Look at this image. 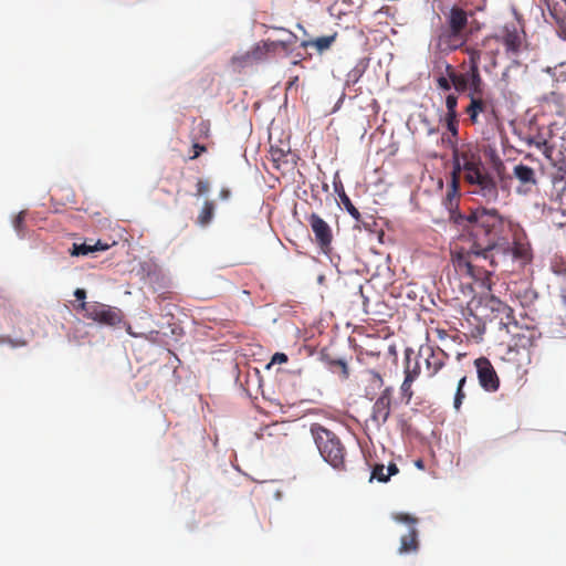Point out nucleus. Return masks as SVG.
<instances>
[{
    "label": "nucleus",
    "instance_id": "obj_1",
    "mask_svg": "<svg viewBox=\"0 0 566 566\" xmlns=\"http://www.w3.org/2000/svg\"><path fill=\"white\" fill-rule=\"evenodd\" d=\"M471 223L468 235L460 239L451 250L455 271L481 286H490V275L496 270L513 272L532 260L530 243L507 233L511 223L496 209H476L468 217Z\"/></svg>",
    "mask_w": 566,
    "mask_h": 566
},
{
    "label": "nucleus",
    "instance_id": "obj_2",
    "mask_svg": "<svg viewBox=\"0 0 566 566\" xmlns=\"http://www.w3.org/2000/svg\"><path fill=\"white\" fill-rule=\"evenodd\" d=\"M452 159V172L455 176H462L471 195L481 198L485 203H493L499 199L497 182L484 165L478 146L472 144L453 145Z\"/></svg>",
    "mask_w": 566,
    "mask_h": 566
},
{
    "label": "nucleus",
    "instance_id": "obj_3",
    "mask_svg": "<svg viewBox=\"0 0 566 566\" xmlns=\"http://www.w3.org/2000/svg\"><path fill=\"white\" fill-rule=\"evenodd\" d=\"M446 357L447 355L442 349H434L429 345L420 347L417 355H413L412 352L407 350L405 379L400 389H409L412 381L420 374L421 363L426 365L427 376L432 377L444 365Z\"/></svg>",
    "mask_w": 566,
    "mask_h": 566
},
{
    "label": "nucleus",
    "instance_id": "obj_4",
    "mask_svg": "<svg viewBox=\"0 0 566 566\" xmlns=\"http://www.w3.org/2000/svg\"><path fill=\"white\" fill-rule=\"evenodd\" d=\"M528 144L542 150L560 179L566 177V130L560 132L551 126L547 137L538 135L530 139Z\"/></svg>",
    "mask_w": 566,
    "mask_h": 566
},
{
    "label": "nucleus",
    "instance_id": "obj_5",
    "mask_svg": "<svg viewBox=\"0 0 566 566\" xmlns=\"http://www.w3.org/2000/svg\"><path fill=\"white\" fill-rule=\"evenodd\" d=\"M379 359L380 355L375 353H365L357 356L358 368L355 369L354 380L358 387L375 389L385 386V389L391 388V385L387 381L391 375L382 370L380 365L371 366L373 361Z\"/></svg>",
    "mask_w": 566,
    "mask_h": 566
},
{
    "label": "nucleus",
    "instance_id": "obj_6",
    "mask_svg": "<svg viewBox=\"0 0 566 566\" xmlns=\"http://www.w3.org/2000/svg\"><path fill=\"white\" fill-rule=\"evenodd\" d=\"M311 433L322 458L333 468L344 469L345 448L339 438L318 423L312 424Z\"/></svg>",
    "mask_w": 566,
    "mask_h": 566
},
{
    "label": "nucleus",
    "instance_id": "obj_7",
    "mask_svg": "<svg viewBox=\"0 0 566 566\" xmlns=\"http://www.w3.org/2000/svg\"><path fill=\"white\" fill-rule=\"evenodd\" d=\"M514 20L506 22L496 33L507 55L517 56L526 45L525 22L515 8Z\"/></svg>",
    "mask_w": 566,
    "mask_h": 566
},
{
    "label": "nucleus",
    "instance_id": "obj_8",
    "mask_svg": "<svg viewBox=\"0 0 566 566\" xmlns=\"http://www.w3.org/2000/svg\"><path fill=\"white\" fill-rule=\"evenodd\" d=\"M484 84H472V93H469L470 104L465 108V113L472 124L479 123V116L483 115L484 119L489 123H493L497 119L495 106L493 101L483 97Z\"/></svg>",
    "mask_w": 566,
    "mask_h": 566
},
{
    "label": "nucleus",
    "instance_id": "obj_9",
    "mask_svg": "<svg viewBox=\"0 0 566 566\" xmlns=\"http://www.w3.org/2000/svg\"><path fill=\"white\" fill-rule=\"evenodd\" d=\"M256 438L263 442V447L270 452L283 451L290 444L285 422H273L261 428L256 432Z\"/></svg>",
    "mask_w": 566,
    "mask_h": 566
},
{
    "label": "nucleus",
    "instance_id": "obj_10",
    "mask_svg": "<svg viewBox=\"0 0 566 566\" xmlns=\"http://www.w3.org/2000/svg\"><path fill=\"white\" fill-rule=\"evenodd\" d=\"M77 310L83 311L85 317L109 326L120 324L124 317L123 312L119 308L98 302L80 303Z\"/></svg>",
    "mask_w": 566,
    "mask_h": 566
},
{
    "label": "nucleus",
    "instance_id": "obj_11",
    "mask_svg": "<svg viewBox=\"0 0 566 566\" xmlns=\"http://www.w3.org/2000/svg\"><path fill=\"white\" fill-rule=\"evenodd\" d=\"M253 406L262 413L275 415L284 412V403L281 397V391H247Z\"/></svg>",
    "mask_w": 566,
    "mask_h": 566
},
{
    "label": "nucleus",
    "instance_id": "obj_12",
    "mask_svg": "<svg viewBox=\"0 0 566 566\" xmlns=\"http://www.w3.org/2000/svg\"><path fill=\"white\" fill-rule=\"evenodd\" d=\"M394 520L396 522L405 523L410 526L408 534L401 536L400 538V546L398 548V553L401 555L417 553L419 549V533L415 525L418 523V518L407 513H396L394 514Z\"/></svg>",
    "mask_w": 566,
    "mask_h": 566
},
{
    "label": "nucleus",
    "instance_id": "obj_13",
    "mask_svg": "<svg viewBox=\"0 0 566 566\" xmlns=\"http://www.w3.org/2000/svg\"><path fill=\"white\" fill-rule=\"evenodd\" d=\"M307 222L315 235V241L322 251L327 252L331 249L333 233L328 223L318 214L312 213Z\"/></svg>",
    "mask_w": 566,
    "mask_h": 566
},
{
    "label": "nucleus",
    "instance_id": "obj_14",
    "mask_svg": "<svg viewBox=\"0 0 566 566\" xmlns=\"http://www.w3.org/2000/svg\"><path fill=\"white\" fill-rule=\"evenodd\" d=\"M479 384L483 389H499L500 378L491 361L480 357L474 361Z\"/></svg>",
    "mask_w": 566,
    "mask_h": 566
},
{
    "label": "nucleus",
    "instance_id": "obj_15",
    "mask_svg": "<svg viewBox=\"0 0 566 566\" xmlns=\"http://www.w3.org/2000/svg\"><path fill=\"white\" fill-rule=\"evenodd\" d=\"M281 42L263 41L253 46L250 51L245 52L240 56H234L233 62L240 66H245L256 61L263 60L269 52L275 51Z\"/></svg>",
    "mask_w": 566,
    "mask_h": 566
},
{
    "label": "nucleus",
    "instance_id": "obj_16",
    "mask_svg": "<svg viewBox=\"0 0 566 566\" xmlns=\"http://www.w3.org/2000/svg\"><path fill=\"white\" fill-rule=\"evenodd\" d=\"M512 176L518 181V193H528L537 185L535 170L523 163H518L513 167Z\"/></svg>",
    "mask_w": 566,
    "mask_h": 566
},
{
    "label": "nucleus",
    "instance_id": "obj_17",
    "mask_svg": "<svg viewBox=\"0 0 566 566\" xmlns=\"http://www.w3.org/2000/svg\"><path fill=\"white\" fill-rule=\"evenodd\" d=\"M447 29L453 30V32L464 33L468 27V12L458 6H453L449 13L446 15Z\"/></svg>",
    "mask_w": 566,
    "mask_h": 566
},
{
    "label": "nucleus",
    "instance_id": "obj_18",
    "mask_svg": "<svg viewBox=\"0 0 566 566\" xmlns=\"http://www.w3.org/2000/svg\"><path fill=\"white\" fill-rule=\"evenodd\" d=\"M467 38L462 32H453V30L446 29L439 35V46L442 50L454 51L460 49L465 43Z\"/></svg>",
    "mask_w": 566,
    "mask_h": 566
},
{
    "label": "nucleus",
    "instance_id": "obj_19",
    "mask_svg": "<svg viewBox=\"0 0 566 566\" xmlns=\"http://www.w3.org/2000/svg\"><path fill=\"white\" fill-rule=\"evenodd\" d=\"M446 73L447 76H449V78L451 80L452 85L454 86L457 92L462 93L469 90V93H472L470 71H467L465 73H458L454 71L451 64H447Z\"/></svg>",
    "mask_w": 566,
    "mask_h": 566
},
{
    "label": "nucleus",
    "instance_id": "obj_20",
    "mask_svg": "<svg viewBox=\"0 0 566 566\" xmlns=\"http://www.w3.org/2000/svg\"><path fill=\"white\" fill-rule=\"evenodd\" d=\"M451 184L447 190V193L443 198V206L450 212L451 217L458 211L460 192H459V176L455 174H451Z\"/></svg>",
    "mask_w": 566,
    "mask_h": 566
},
{
    "label": "nucleus",
    "instance_id": "obj_21",
    "mask_svg": "<svg viewBox=\"0 0 566 566\" xmlns=\"http://www.w3.org/2000/svg\"><path fill=\"white\" fill-rule=\"evenodd\" d=\"M464 52L469 55L470 66L468 71H470L471 82L478 86L483 82L479 69V62L483 55L482 49L468 46L464 49Z\"/></svg>",
    "mask_w": 566,
    "mask_h": 566
},
{
    "label": "nucleus",
    "instance_id": "obj_22",
    "mask_svg": "<svg viewBox=\"0 0 566 566\" xmlns=\"http://www.w3.org/2000/svg\"><path fill=\"white\" fill-rule=\"evenodd\" d=\"M391 399L389 391H384L382 395L377 398L373 407V419L378 423H385L390 415Z\"/></svg>",
    "mask_w": 566,
    "mask_h": 566
},
{
    "label": "nucleus",
    "instance_id": "obj_23",
    "mask_svg": "<svg viewBox=\"0 0 566 566\" xmlns=\"http://www.w3.org/2000/svg\"><path fill=\"white\" fill-rule=\"evenodd\" d=\"M500 44L501 41L497 36V34L485 36L481 42V48L483 54L490 56V59L493 61V64L495 65V57L500 52Z\"/></svg>",
    "mask_w": 566,
    "mask_h": 566
},
{
    "label": "nucleus",
    "instance_id": "obj_24",
    "mask_svg": "<svg viewBox=\"0 0 566 566\" xmlns=\"http://www.w3.org/2000/svg\"><path fill=\"white\" fill-rule=\"evenodd\" d=\"M495 310L501 315L500 325L503 328H505L507 333H510L511 332L510 327L512 325H514V326L517 325L515 317H514L513 310L509 305L501 303V302H499L497 307Z\"/></svg>",
    "mask_w": 566,
    "mask_h": 566
},
{
    "label": "nucleus",
    "instance_id": "obj_25",
    "mask_svg": "<svg viewBox=\"0 0 566 566\" xmlns=\"http://www.w3.org/2000/svg\"><path fill=\"white\" fill-rule=\"evenodd\" d=\"M543 107L551 112H553L554 108V112L559 116L565 115V107L562 103V97L554 92L543 98Z\"/></svg>",
    "mask_w": 566,
    "mask_h": 566
},
{
    "label": "nucleus",
    "instance_id": "obj_26",
    "mask_svg": "<svg viewBox=\"0 0 566 566\" xmlns=\"http://www.w3.org/2000/svg\"><path fill=\"white\" fill-rule=\"evenodd\" d=\"M328 369L342 380H347L350 376V369L344 359H329Z\"/></svg>",
    "mask_w": 566,
    "mask_h": 566
},
{
    "label": "nucleus",
    "instance_id": "obj_27",
    "mask_svg": "<svg viewBox=\"0 0 566 566\" xmlns=\"http://www.w3.org/2000/svg\"><path fill=\"white\" fill-rule=\"evenodd\" d=\"M335 190L338 192L340 202L344 205V207L347 210V212L355 220H359L360 219V213H359L358 209L353 205V202L349 199V197L346 195V192H345V190L343 188V185L340 184L339 188H338V186L335 184Z\"/></svg>",
    "mask_w": 566,
    "mask_h": 566
},
{
    "label": "nucleus",
    "instance_id": "obj_28",
    "mask_svg": "<svg viewBox=\"0 0 566 566\" xmlns=\"http://www.w3.org/2000/svg\"><path fill=\"white\" fill-rule=\"evenodd\" d=\"M336 34L325 35L316 38L315 40L306 41L303 43L304 46H315L318 52H323L331 48V45L335 42Z\"/></svg>",
    "mask_w": 566,
    "mask_h": 566
},
{
    "label": "nucleus",
    "instance_id": "obj_29",
    "mask_svg": "<svg viewBox=\"0 0 566 566\" xmlns=\"http://www.w3.org/2000/svg\"><path fill=\"white\" fill-rule=\"evenodd\" d=\"M213 214H214L213 202L209 201V200L205 201L203 207L197 218L198 224L201 227L208 226L211 222Z\"/></svg>",
    "mask_w": 566,
    "mask_h": 566
},
{
    "label": "nucleus",
    "instance_id": "obj_30",
    "mask_svg": "<svg viewBox=\"0 0 566 566\" xmlns=\"http://www.w3.org/2000/svg\"><path fill=\"white\" fill-rule=\"evenodd\" d=\"M545 72L551 75V77L559 83V82H566V61L560 62L557 65L551 67H546Z\"/></svg>",
    "mask_w": 566,
    "mask_h": 566
},
{
    "label": "nucleus",
    "instance_id": "obj_31",
    "mask_svg": "<svg viewBox=\"0 0 566 566\" xmlns=\"http://www.w3.org/2000/svg\"><path fill=\"white\" fill-rule=\"evenodd\" d=\"M555 202L557 203L556 210H560L563 216L566 217V181L562 186V188L557 191ZM566 224V220L564 222H558V226Z\"/></svg>",
    "mask_w": 566,
    "mask_h": 566
},
{
    "label": "nucleus",
    "instance_id": "obj_32",
    "mask_svg": "<svg viewBox=\"0 0 566 566\" xmlns=\"http://www.w3.org/2000/svg\"><path fill=\"white\" fill-rule=\"evenodd\" d=\"M95 252L93 244L84 242L81 244L74 243L71 249V255L78 256V255H87L90 253Z\"/></svg>",
    "mask_w": 566,
    "mask_h": 566
},
{
    "label": "nucleus",
    "instance_id": "obj_33",
    "mask_svg": "<svg viewBox=\"0 0 566 566\" xmlns=\"http://www.w3.org/2000/svg\"><path fill=\"white\" fill-rule=\"evenodd\" d=\"M444 122L447 129L453 137L458 136V114H446Z\"/></svg>",
    "mask_w": 566,
    "mask_h": 566
},
{
    "label": "nucleus",
    "instance_id": "obj_34",
    "mask_svg": "<svg viewBox=\"0 0 566 566\" xmlns=\"http://www.w3.org/2000/svg\"><path fill=\"white\" fill-rule=\"evenodd\" d=\"M386 468L384 464H376L371 471L370 481L376 479L379 482H388V475L385 472Z\"/></svg>",
    "mask_w": 566,
    "mask_h": 566
},
{
    "label": "nucleus",
    "instance_id": "obj_35",
    "mask_svg": "<svg viewBox=\"0 0 566 566\" xmlns=\"http://www.w3.org/2000/svg\"><path fill=\"white\" fill-rule=\"evenodd\" d=\"M457 106H458V97L454 94H449L446 97V107H447L446 114H458Z\"/></svg>",
    "mask_w": 566,
    "mask_h": 566
},
{
    "label": "nucleus",
    "instance_id": "obj_36",
    "mask_svg": "<svg viewBox=\"0 0 566 566\" xmlns=\"http://www.w3.org/2000/svg\"><path fill=\"white\" fill-rule=\"evenodd\" d=\"M24 219H25V212L21 211L18 213V216L13 220V227L20 235L23 233Z\"/></svg>",
    "mask_w": 566,
    "mask_h": 566
},
{
    "label": "nucleus",
    "instance_id": "obj_37",
    "mask_svg": "<svg viewBox=\"0 0 566 566\" xmlns=\"http://www.w3.org/2000/svg\"><path fill=\"white\" fill-rule=\"evenodd\" d=\"M287 360H289V358H287L286 354H284V353H275L272 356L271 361H270V364L266 367L270 368L272 365L284 364Z\"/></svg>",
    "mask_w": 566,
    "mask_h": 566
},
{
    "label": "nucleus",
    "instance_id": "obj_38",
    "mask_svg": "<svg viewBox=\"0 0 566 566\" xmlns=\"http://www.w3.org/2000/svg\"><path fill=\"white\" fill-rule=\"evenodd\" d=\"M207 150L206 146L195 143L192 145V154L189 156L190 160L198 158L202 153Z\"/></svg>",
    "mask_w": 566,
    "mask_h": 566
},
{
    "label": "nucleus",
    "instance_id": "obj_39",
    "mask_svg": "<svg viewBox=\"0 0 566 566\" xmlns=\"http://www.w3.org/2000/svg\"><path fill=\"white\" fill-rule=\"evenodd\" d=\"M437 84H438V86H439L441 90H443V91H449V90L451 88L452 82H451V80L449 78V76H448V77H446V76H439V77L437 78Z\"/></svg>",
    "mask_w": 566,
    "mask_h": 566
},
{
    "label": "nucleus",
    "instance_id": "obj_40",
    "mask_svg": "<svg viewBox=\"0 0 566 566\" xmlns=\"http://www.w3.org/2000/svg\"><path fill=\"white\" fill-rule=\"evenodd\" d=\"M197 195L201 196L209 191V182L207 180L199 179L197 185Z\"/></svg>",
    "mask_w": 566,
    "mask_h": 566
},
{
    "label": "nucleus",
    "instance_id": "obj_41",
    "mask_svg": "<svg viewBox=\"0 0 566 566\" xmlns=\"http://www.w3.org/2000/svg\"><path fill=\"white\" fill-rule=\"evenodd\" d=\"M74 296L76 297L77 301H80V303H83L85 302L86 298V291L83 289H76L74 291Z\"/></svg>",
    "mask_w": 566,
    "mask_h": 566
},
{
    "label": "nucleus",
    "instance_id": "obj_42",
    "mask_svg": "<svg viewBox=\"0 0 566 566\" xmlns=\"http://www.w3.org/2000/svg\"><path fill=\"white\" fill-rule=\"evenodd\" d=\"M464 398V392L463 391H455V397H454V408L457 410L460 409V406L462 403V399Z\"/></svg>",
    "mask_w": 566,
    "mask_h": 566
},
{
    "label": "nucleus",
    "instance_id": "obj_43",
    "mask_svg": "<svg viewBox=\"0 0 566 566\" xmlns=\"http://www.w3.org/2000/svg\"><path fill=\"white\" fill-rule=\"evenodd\" d=\"M385 471H386V475H388V480H389L390 476L397 474L399 470L395 463H390Z\"/></svg>",
    "mask_w": 566,
    "mask_h": 566
},
{
    "label": "nucleus",
    "instance_id": "obj_44",
    "mask_svg": "<svg viewBox=\"0 0 566 566\" xmlns=\"http://www.w3.org/2000/svg\"><path fill=\"white\" fill-rule=\"evenodd\" d=\"M271 156L274 161L281 160V158L284 156V153L281 149H274L271 148Z\"/></svg>",
    "mask_w": 566,
    "mask_h": 566
},
{
    "label": "nucleus",
    "instance_id": "obj_45",
    "mask_svg": "<svg viewBox=\"0 0 566 566\" xmlns=\"http://www.w3.org/2000/svg\"><path fill=\"white\" fill-rule=\"evenodd\" d=\"M93 248L95 251H105L109 248V245L107 243H103L101 240H98L93 244Z\"/></svg>",
    "mask_w": 566,
    "mask_h": 566
},
{
    "label": "nucleus",
    "instance_id": "obj_46",
    "mask_svg": "<svg viewBox=\"0 0 566 566\" xmlns=\"http://www.w3.org/2000/svg\"><path fill=\"white\" fill-rule=\"evenodd\" d=\"M412 397V391H401V402L409 403Z\"/></svg>",
    "mask_w": 566,
    "mask_h": 566
},
{
    "label": "nucleus",
    "instance_id": "obj_47",
    "mask_svg": "<svg viewBox=\"0 0 566 566\" xmlns=\"http://www.w3.org/2000/svg\"><path fill=\"white\" fill-rule=\"evenodd\" d=\"M230 197V190L229 189H221L220 191V198L226 200Z\"/></svg>",
    "mask_w": 566,
    "mask_h": 566
},
{
    "label": "nucleus",
    "instance_id": "obj_48",
    "mask_svg": "<svg viewBox=\"0 0 566 566\" xmlns=\"http://www.w3.org/2000/svg\"><path fill=\"white\" fill-rule=\"evenodd\" d=\"M465 380H467V377L465 376H462L460 379H459V382H458V387L457 389H463L464 385H465Z\"/></svg>",
    "mask_w": 566,
    "mask_h": 566
},
{
    "label": "nucleus",
    "instance_id": "obj_49",
    "mask_svg": "<svg viewBox=\"0 0 566 566\" xmlns=\"http://www.w3.org/2000/svg\"><path fill=\"white\" fill-rule=\"evenodd\" d=\"M510 69H506L502 74V80L507 81Z\"/></svg>",
    "mask_w": 566,
    "mask_h": 566
},
{
    "label": "nucleus",
    "instance_id": "obj_50",
    "mask_svg": "<svg viewBox=\"0 0 566 566\" xmlns=\"http://www.w3.org/2000/svg\"><path fill=\"white\" fill-rule=\"evenodd\" d=\"M416 465H417V468H419V469H423V462H422V460H417V461H416Z\"/></svg>",
    "mask_w": 566,
    "mask_h": 566
},
{
    "label": "nucleus",
    "instance_id": "obj_51",
    "mask_svg": "<svg viewBox=\"0 0 566 566\" xmlns=\"http://www.w3.org/2000/svg\"><path fill=\"white\" fill-rule=\"evenodd\" d=\"M524 158H525V159H531V160H533V159H534V157H533V155H532V154H527Z\"/></svg>",
    "mask_w": 566,
    "mask_h": 566
}]
</instances>
